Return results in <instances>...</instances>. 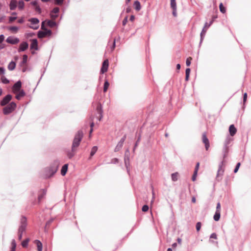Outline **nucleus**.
I'll use <instances>...</instances> for the list:
<instances>
[{"instance_id":"nucleus-1","label":"nucleus","mask_w":251,"mask_h":251,"mask_svg":"<svg viewBox=\"0 0 251 251\" xmlns=\"http://www.w3.org/2000/svg\"><path fill=\"white\" fill-rule=\"evenodd\" d=\"M229 151V147H223V160L222 161L219 165V168L218 170L217 171V176H216V179L218 181H220L222 179L221 176L223 175L224 172V169L223 168V166L224 162V159L227 156L228 153Z\"/></svg>"},{"instance_id":"nucleus-2","label":"nucleus","mask_w":251,"mask_h":251,"mask_svg":"<svg viewBox=\"0 0 251 251\" xmlns=\"http://www.w3.org/2000/svg\"><path fill=\"white\" fill-rule=\"evenodd\" d=\"M59 165V161L55 160L49 168L46 169V176L50 177L53 176L57 171Z\"/></svg>"},{"instance_id":"nucleus-3","label":"nucleus","mask_w":251,"mask_h":251,"mask_svg":"<svg viewBox=\"0 0 251 251\" xmlns=\"http://www.w3.org/2000/svg\"><path fill=\"white\" fill-rule=\"evenodd\" d=\"M83 137V132L81 130H79L75 135V138L73 140L72 151H75V149L78 147L80 144V142L81 141Z\"/></svg>"},{"instance_id":"nucleus-4","label":"nucleus","mask_w":251,"mask_h":251,"mask_svg":"<svg viewBox=\"0 0 251 251\" xmlns=\"http://www.w3.org/2000/svg\"><path fill=\"white\" fill-rule=\"evenodd\" d=\"M16 106V103L15 102H11L9 104L7 105L3 108V114L7 115L11 113L15 110Z\"/></svg>"},{"instance_id":"nucleus-5","label":"nucleus","mask_w":251,"mask_h":251,"mask_svg":"<svg viewBox=\"0 0 251 251\" xmlns=\"http://www.w3.org/2000/svg\"><path fill=\"white\" fill-rule=\"evenodd\" d=\"M27 226V219L25 216H22L20 219V224L18 231L20 232H25Z\"/></svg>"},{"instance_id":"nucleus-6","label":"nucleus","mask_w":251,"mask_h":251,"mask_svg":"<svg viewBox=\"0 0 251 251\" xmlns=\"http://www.w3.org/2000/svg\"><path fill=\"white\" fill-rule=\"evenodd\" d=\"M29 22L31 23L32 25H28V26L34 30H37L39 27V23L40 22L39 20L36 18H32L29 19L28 20Z\"/></svg>"},{"instance_id":"nucleus-7","label":"nucleus","mask_w":251,"mask_h":251,"mask_svg":"<svg viewBox=\"0 0 251 251\" xmlns=\"http://www.w3.org/2000/svg\"><path fill=\"white\" fill-rule=\"evenodd\" d=\"M52 34V31L49 29H45L42 30H39L38 31L37 36L39 38H43L47 36H50Z\"/></svg>"},{"instance_id":"nucleus-8","label":"nucleus","mask_w":251,"mask_h":251,"mask_svg":"<svg viewBox=\"0 0 251 251\" xmlns=\"http://www.w3.org/2000/svg\"><path fill=\"white\" fill-rule=\"evenodd\" d=\"M213 21H211L209 24L207 22H206L204 24V26L203 28L202 29V31L200 34L201 39H200V45L201 44L202 42V41L204 39V37L205 36L207 28H208L212 24Z\"/></svg>"},{"instance_id":"nucleus-9","label":"nucleus","mask_w":251,"mask_h":251,"mask_svg":"<svg viewBox=\"0 0 251 251\" xmlns=\"http://www.w3.org/2000/svg\"><path fill=\"white\" fill-rule=\"evenodd\" d=\"M12 96L10 94H7L0 101V104L1 106L6 105L11 100Z\"/></svg>"},{"instance_id":"nucleus-10","label":"nucleus","mask_w":251,"mask_h":251,"mask_svg":"<svg viewBox=\"0 0 251 251\" xmlns=\"http://www.w3.org/2000/svg\"><path fill=\"white\" fill-rule=\"evenodd\" d=\"M126 135H125L121 139L120 141L118 142V143L117 144V146H116V147L114 149L115 152H117V151H119L122 149V148L123 146L124 143L126 139Z\"/></svg>"},{"instance_id":"nucleus-11","label":"nucleus","mask_w":251,"mask_h":251,"mask_svg":"<svg viewBox=\"0 0 251 251\" xmlns=\"http://www.w3.org/2000/svg\"><path fill=\"white\" fill-rule=\"evenodd\" d=\"M20 41V40L17 37H15L13 36H9L7 38L6 40V42L8 43L11 44L12 45H16L18 44Z\"/></svg>"},{"instance_id":"nucleus-12","label":"nucleus","mask_w":251,"mask_h":251,"mask_svg":"<svg viewBox=\"0 0 251 251\" xmlns=\"http://www.w3.org/2000/svg\"><path fill=\"white\" fill-rule=\"evenodd\" d=\"M22 87V82L20 80L17 81L12 87V90L14 93H16L21 91Z\"/></svg>"},{"instance_id":"nucleus-13","label":"nucleus","mask_w":251,"mask_h":251,"mask_svg":"<svg viewBox=\"0 0 251 251\" xmlns=\"http://www.w3.org/2000/svg\"><path fill=\"white\" fill-rule=\"evenodd\" d=\"M202 142L204 144L205 149L207 151L210 147V144L209 140L206 136L205 132L202 133Z\"/></svg>"},{"instance_id":"nucleus-14","label":"nucleus","mask_w":251,"mask_h":251,"mask_svg":"<svg viewBox=\"0 0 251 251\" xmlns=\"http://www.w3.org/2000/svg\"><path fill=\"white\" fill-rule=\"evenodd\" d=\"M124 161L125 166L126 168H128V166L129 165V150L127 149L125 151Z\"/></svg>"},{"instance_id":"nucleus-15","label":"nucleus","mask_w":251,"mask_h":251,"mask_svg":"<svg viewBox=\"0 0 251 251\" xmlns=\"http://www.w3.org/2000/svg\"><path fill=\"white\" fill-rule=\"evenodd\" d=\"M108 65V60L107 59L104 60V61L102 63V67L100 69V73L101 74H104V73L107 71Z\"/></svg>"},{"instance_id":"nucleus-16","label":"nucleus","mask_w":251,"mask_h":251,"mask_svg":"<svg viewBox=\"0 0 251 251\" xmlns=\"http://www.w3.org/2000/svg\"><path fill=\"white\" fill-rule=\"evenodd\" d=\"M28 47V44L26 42H23L20 45L19 48L18 50V52L24 51Z\"/></svg>"},{"instance_id":"nucleus-17","label":"nucleus","mask_w":251,"mask_h":251,"mask_svg":"<svg viewBox=\"0 0 251 251\" xmlns=\"http://www.w3.org/2000/svg\"><path fill=\"white\" fill-rule=\"evenodd\" d=\"M30 49H34L35 50H38V41L36 39H33L31 41V44L30 45Z\"/></svg>"},{"instance_id":"nucleus-18","label":"nucleus","mask_w":251,"mask_h":251,"mask_svg":"<svg viewBox=\"0 0 251 251\" xmlns=\"http://www.w3.org/2000/svg\"><path fill=\"white\" fill-rule=\"evenodd\" d=\"M98 113L100 115L99 121H100L102 118V106L100 103H99L96 108Z\"/></svg>"},{"instance_id":"nucleus-19","label":"nucleus","mask_w":251,"mask_h":251,"mask_svg":"<svg viewBox=\"0 0 251 251\" xmlns=\"http://www.w3.org/2000/svg\"><path fill=\"white\" fill-rule=\"evenodd\" d=\"M229 132L231 136H234L236 134L237 129L234 125H231L229 126Z\"/></svg>"},{"instance_id":"nucleus-20","label":"nucleus","mask_w":251,"mask_h":251,"mask_svg":"<svg viewBox=\"0 0 251 251\" xmlns=\"http://www.w3.org/2000/svg\"><path fill=\"white\" fill-rule=\"evenodd\" d=\"M17 6V3L16 0H11L9 4V8L11 10H14Z\"/></svg>"},{"instance_id":"nucleus-21","label":"nucleus","mask_w":251,"mask_h":251,"mask_svg":"<svg viewBox=\"0 0 251 251\" xmlns=\"http://www.w3.org/2000/svg\"><path fill=\"white\" fill-rule=\"evenodd\" d=\"M34 243L37 246L38 251H42L43 245L41 242L39 240H35Z\"/></svg>"},{"instance_id":"nucleus-22","label":"nucleus","mask_w":251,"mask_h":251,"mask_svg":"<svg viewBox=\"0 0 251 251\" xmlns=\"http://www.w3.org/2000/svg\"><path fill=\"white\" fill-rule=\"evenodd\" d=\"M16 65V62L13 61H12L8 64L7 68L9 71H13L15 69Z\"/></svg>"},{"instance_id":"nucleus-23","label":"nucleus","mask_w":251,"mask_h":251,"mask_svg":"<svg viewBox=\"0 0 251 251\" xmlns=\"http://www.w3.org/2000/svg\"><path fill=\"white\" fill-rule=\"evenodd\" d=\"M19 92V93H18L16 96V99L18 100H20L22 97H23L25 95V93L24 90H21Z\"/></svg>"},{"instance_id":"nucleus-24","label":"nucleus","mask_w":251,"mask_h":251,"mask_svg":"<svg viewBox=\"0 0 251 251\" xmlns=\"http://www.w3.org/2000/svg\"><path fill=\"white\" fill-rule=\"evenodd\" d=\"M68 165L67 164H64L61 170V174L62 176H64L67 172Z\"/></svg>"},{"instance_id":"nucleus-25","label":"nucleus","mask_w":251,"mask_h":251,"mask_svg":"<svg viewBox=\"0 0 251 251\" xmlns=\"http://www.w3.org/2000/svg\"><path fill=\"white\" fill-rule=\"evenodd\" d=\"M27 55L24 54L23 56V60L20 62L19 65L20 67H22L24 64H26L27 61Z\"/></svg>"},{"instance_id":"nucleus-26","label":"nucleus","mask_w":251,"mask_h":251,"mask_svg":"<svg viewBox=\"0 0 251 251\" xmlns=\"http://www.w3.org/2000/svg\"><path fill=\"white\" fill-rule=\"evenodd\" d=\"M133 5L136 11H139L141 9V4L138 0L135 1Z\"/></svg>"},{"instance_id":"nucleus-27","label":"nucleus","mask_w":251,"mask_h":251,"mask_svg":"<svg viewBox=\"0 0 251 251\" xmlns=\"http://www.w3.org/2000/svg\"><path fill=\"white\" fill-rule=\"evenodd\" d=\"M47 25L49 26L50 27H53L54 26H56L57 25V24L55 22L51 21V20H48L47 21Z\"/></svg>"},{"instance_id":"nucleus-28","label":"nucleus","mask_w":251,"mask_h":251,"mask_svg":"<svg viewBox=\"0 0 251 251\" xmlns=\"http://www.w3.org/2000/svg\"><path fill=\"white\" fill-rule=\"evenodd\" d=\"M220 216H221L220 211H216V212L214 215V217H213L214 220L215 221H218L220 220Z\"/></svg>"},{"instance_id":"nucleus-29","label":"nucleus","mask_w":251,"mask_h":251,"mask_svg":"<svg viewBox=\"0 0 251 251\" xmlns=\"http://www.w3.org/2000/svg\"><path fill=\"white\" fill-rule=\"evenodd\" d=\"M232 139L230 137H227L225 141L224 147H229V145L230 144Z\"/></svg>"},{"instance_id":"nucleus-30","label":"nucleus","mask_w":251,"mask_h":251,"mask_svg":"<svg viewBox=\"0 0 251 251\" xmlns=\"http://www.w3.org/2000/svg\"><path fill=\"white\" fill-rule=\"evenodd\" d=\"M16 248V243L14 239H13L11 242V247L10 251H15Z\"/></svg>"},{"instance_id":"nucleus-31","label":"nucleus","mask_w":251,"mask_h":251,"mask_svg":"<svg viewBox=\"0 0 251 251\" xmlns=\"http://www.w3.org/2000/svg\"><path fill=\"white\" fill-rule=\"evenodd\" d=\"M25 3L23 0H20L18 2V7L19 10H23L24 8Z\"/></svg>"},{"instance_id":"nucleus-32","label":"nucleus","mask_w":251,"mask_h":251,"mask_svg":"<svg viewBox=\"0 0 251 251\" xmlns=\"http://www.w3.org/2000/svg\"><path fill=\"white\" fill-rule=\"evenodd\" d=\"M98 150V147L97 146H94L91 149L90 152V158L92 157L96 152Z\"/></svg>"},{"instance_id":"nucleus-33","label":"nucleus","mask_w":251,"mask_h":251,"mask_svg":"<svg viewBox=\"0 0 251 251\" xmlns=\"http://www.w3.org/2000/svg\"><path fill=\"white\" fill-rule=\"evenodd\" d=\"M178 173H173L171 175L172 180L173 181H176L177 180Z\"/></svg>"},{"instance_id":"nucleus-34","label":"nucleus","mask_w":251,"mask_h":251,"mask_svg":"<svg viewBox=\"0 0 251 251\" xmlns=\"http://www.w3.org/2000/svg\"><path fill=\"white\" fill-rule=\"evenodd\" d=\"M109 86V83L108 82V81L107 80H105L104 83V86H103V91L104 92L107 91Z\"/></svg>"},{"instance_id":"nucleus-35","label":"nucleus","mask_w":251,"mask_h":251,"mask_svg":"<svg viewBox=\"0 0 251 251\" xmlns=\"http://www.w3.org/2000/svg\"><path fill=\"white\" fill-rule=\"evenodd\" d=\"M29 241V239L28 238H27L22 242V246L23 248H26L28 246V243Z\"/></svg>"},{"instance_id":"nucleus-36","label":"nucleus","mask_w":251,"mask_h":251,"mask_svg":"<svg viewBox=\"0 0 251 251\" xmlns=\"http://www.w3.org/2000/svg\"><path fill=\"white\" fill-rule=\"evenodd\" d=\"M219 9H220V11L221 13L224 14L226 13V8L224 6L223 4L222 3H220V5H219Z\"/></svg>"},{"instance_id":"nucleus-37","label":"nucleus","mask_w":251,"mask_h":251,"mask_svg":"<svg viewBox=\"0 0 251 251\" xmlns=\"http://www.w3.org/2000/svg\"><path fill=\"white\" fill-rule=\"evenodd\" d=\"M171 0V7L172 9L176 8V0Z\"/></svg>"},{"instance_id":"nucleus-38","label":"nucleus","mask_w":251,"mask_h":251,"mask_svg":"<svg viewBox=\"0 0 251 251\" xmlns=\"http://www.w3.org/2000/svg\"><path fill=\"white\" fill-rule=\"evenodd\" d=\"M46 192L45 190H43L42 194H40L38 196V201L39 202L44 198V196L46 195Z\"/></svg>"},{"instance_id":"nucleus-39","label":"nucleus","mask_w":251,"mask_h":251,"mask_svg":"<svg viewBox=\"0 0 251 251\" xmlns=\"http://www.w3.org/2000/svg\"><path fill=\"white\" fill-rule=\"evenodd\" d=\"M59 11V8L57 7H54L50 12V13L57 14Z\"/></svg>"},{"instance_id":"nucleus-40","label":"nucleus","mask_w":251,"mask_h":251,"mask_svg":"<svg viewBox=\"0 0 251 251\" xmlns=\"http://www.w3.org/2000/svg\"><path fill=\"white\" fill-rule=\"evenodd\" d=\"M1 81L4 84H8L9 83V80L5 77H1Z\"/></svg>"},{"instance_id":"nucleus-41","label":"nucleus","mask_w":251,"mask_h":251,"mask_svg":"<svg viewBox=\"0 0 251 251\" xmlns=\"http://www.w3.org/2000/svg\"><path fill=\"white\" fill-rule=\"evenodd\" d=\"M34 9H35V10L38 14H41V12H42L41 8H40V7L38 5H36V6L35 7Z\"/></svg>"},{"instance_id":"nucleus-42","label":"nucleus","mask_w":251,"mask_h":251,"mask_svg":"<svg viewBox=\"0 0 251 251\" xmlns=\"http://www.w3.org/2000/svg\"><path fill=\"white\" fill-rule=\"evenodd\" d=\"M18 29H19V28L17 26H11L9 28L10 30H11L13 32H16L18 31Z\"/></svg>"},{"instance_id":"nucleus-43","label":"nucleus","mask_w":251,"mask_h":251,"mask_svg":"<svg viewBox=\"0 0 251 251\" xmlns=\"http://www.w3.org/2000/svg\"><path fill=\"white\" fill-rule=\"evenodd\" d=\"M149 210V206L148 205H144L142 207V210L143 212H147Z\"/></svg>"},{"instance_id":"nucleus-44","label":"nucleus","mask_w":251,"mask_h":251,"mask_svg":"<svg viewBox=\"0 0 251 251\" xmlns=\"http://www.w3.org/2000/svg\"><path fill=\"white\" fill-rule=\"evenodd\" d=\"M201 222H198L196 224V229L197 231H199L201 228Z\"/></svg>"},{"instance_id":"nucleus-45","label":"nucleus","mask_w":251,"mask_h":251,"mask_svg":"<svg viewBox=\"0 0 251 251\" xmlns=\"http://www.w3.org/2000/svg\"><path fill=\"white\" fill-rule=\"evenodd\" d=\"M192 60L191 57H188L187 58L186 61V65L187 66H189L191 64V61Z\"/></svg>"},{"instance_id":"nucleus-46","label":"nucleus","mask_w":251,"mask_h":251,"mask_svg":"<svg viewBox=\"0 0 251 251\" xmlns=\"http://www.w3.org/2000/svg\"><path fill=\"white\" fill-rule=\"evenodd\" d=\"M240 165H241V164H240V163H239H239H238L236 164V167H235V169H234V173H237V172H238V170H239V167H240Z\"/></svg>"},{"instance_id":"nucleus-47","label":"nucleus","mask_w":251,"mask_h":251,"mask_svg":"<svg viewBox=\"0 0 251 251\" xmlns=\"http://www.w3.org/2000/svg\"><path fill=\"white\" fill-rule=\"evenodd\" d=\"M119 162V160L117 158H114L111 159L110 163L111 164H116Z\"/></svg>"},{"instance_id":"nucleus-48","label":"nucleus","mask_w":251,"mask_h":251,"mask_svg":"<svg viewBox=\"0 0 251 251\" xmlns=\"http://www.w3.org/2000/svg\"><path fill=\"white\" fill-rule=\"evenodd\" d=\"M50 17L52 20H55L58 17V14L50 13Z\"/></svg>"},{"instance_id":"nucleus-49","label":"nucleus","mask_w":251,"mask_h":251,"mask_svg":"<svg viewBox=\"0 0 251 251\" xmlns=\"http://www.w3.org/2000/svg\"><path fill=\"white\" fill-rule=\"evenodd\" d=\"M197 173L198 172H197V170L194 171L193 175L192 177V181H194L196 180V176L197 175Z\"/></svg>"},{"instance_id":"nucleus-50","label":"nucleus","mask_w":251,"mask_h":251,"mask_svg":"<svg viewBox=\"0 0 251 251\" xmlns=\"http://www.w3.org/2000/svg\"><path fill=\"white\" fill-rule=\"evenodd\" d=\"M91 121H92L91 124H90V127H91V129L90 130V133H91L93 131V127L94 126V123L93 122V118H91Z\"/></svg>"},{"instance_id":"nucleus-51","label":"nucleus","mask_w":251,"mask_h":251,"mask_svg":"<svg viewBox=\"0 0 251 251\" xmlns=\"http://www.w3.org/2000/svg\"><path fill=\"white\" fill-rule=\"evenodd\" d=\"M127 19H128V17L127 16H126V17H125V18L124 19L123 22H122V24L124 26H125L127 22Z\"/></svg>"},{"instance_id":"nucleus-52","label":"nucleus","mask_w":251,"mask_h":251,"mask_svg":"<svg viewBox=\"0 0 251 251\" xmlns=\"http://www.w3.org/2000/svg\"><path fill=\"white\" fill-rule=\"evenodd\" d=\"M140 137H138L137 141L136 142L135 145H134V147L133 148V151H134L136 148L138 146V143L140 142Z\"/></svg>"},{"instance_id":"nucleus-53","label":"nucleus","mask_w":251,"mask_h":251,"mask_svg":"<svg viewBox=\"0 0 251 251\" xmlns=\"http://www.w3.org/2000/svg\"><path fill=\"white\" fill-rule=\"evenodd\" d=\"M5 68L3 67H0V75H4L5 74Z\"/></svg>"},{"instance_id":"nucleus-54","label":"nucleus","mask_w":251,"mask_h":251,"mask_svg":"<svg viewBox=\"0 0 251 251\" xmlns=\"http://www.w3.org/2000/svg\"><path fill=\"white\" fill-rule=\"evenodd\" d=\"M16 19H17V17H16V16H15V17L11 16V17H9V21L10 23H12L14 21H15Z\"/></svg>"},{"instance_id":"nucleus-55","label":"nucleus","mask_w":251,"mask_h":251,"mask_svg":"<svg viewBox=\"0 0 251 251\" xmlns=\"http://www.w3.org/2000/svg\"><path fill=\"white\" fill-rule=\"evenodd\" d=\"M23 233L24 232H20L18 231V239L19 240H22Z\"/></svg>"},{"instance_id":"nucleus-56","label":"nucleus","mask_w":251,"mask_h":251,"mask_svg":"<svg viewBox=\"0 0 251 251\" xmlns=\"http://www.w3.org/2000/svg\"><path fill=\"white\" fill-rule=\"evenodd\" d=\"M115 46H116V39H114V41H113V43H112V46H111V50H112V51L114 50V49H115Z\"/></svg>"},{"instance_id":"nucleus-57","label":"nucleus","mask_w":251,"mask_h":251,"mask_svg":"<svg viewBox=\"0 0 251 251\" xmlns=\"http://www.w3.org/2000/svg\"><path fill=\"white\" fill-rule=\"evenodd\" d=\"M46 22V21H43V22H42V24H41V29H42V30H44V29H47V28H46V27H45V24Z\"/></svg>"},{"instance_id":"nucleus-58","label":"nucleus","mask_w":251,"mask_h":251,"mask_svg":"<svg viewBox=\"0 0 251 251\" xmlns=\"http://www.w3.org/2000/svg\"><path fill=\"white\" fill-rule=\"evenodd\" d=\"M55 3L56 4L61 5L63 2L64 0H55Z\"/></svg>"},{"instance_id":"nucleus-59","label":"nucleus","mask_w":251,"mask_h":251,"mask_svg":"<svg viewBox=\"0 0 251 251\" xmlns=\"http://www.w3.org/2000/svg\"><path fill=\"white\" fill-rule=\"evenodd\" d=\"M220 210H221V204H220V202H218L217 204L216 211H220Z\"/></svg>"},{"instance_id":"nucleus-60","label":"nucleus","mask_w":251,"mask_h":251,"mask_svg":"<svg viewBox=\"0 0 251 251\" xmlns=\"http://www.w3.org/2000/svg\"><path fill=\"white\" fill-rule=\"evenodd\" d=\"M210 238L216 239L217 238V234L215 233H213L211 234Z\"/></svg>"},{"instance_id":"nucleus-61","label":"nucleus","mask_w":251,"mask_h":251,"mask_svg":"<svg viewBox=\"0 0 251 251\" xmlns=\"http://www.w3.org/2000/svg\"><path fill=\"white\" fill-rule=\"evenodd\" d=\"M247 99V93H245L243 95V102H245Z\"/></svg>"},{"instance_id":"nucleus-62","label":"nucleus","mask_w":251,"mask_h":251,"mask_svg":"<svg viewBox=\"0 0 251 251\" xmlns=\"http://www.w3.org/2000/svg\"><path fill=\"white\" fill-rule=\"evenodd\" d=\"M4 40V36L3 34L0 35V44H1Z\"/></svg>"},{"instance_id":"nucleus-63","label":"nucleus","mask_w":251,"mask_h":251,"mask_svg":"<svg viewBox=\"0 0 251 251\" xmlns=\"http://www.w3.org/2000/svg\"><path fill=\"white\" fill-rule=\"evenodd\" d=\"M30 4L35 7L36 5H38L37 1H32L30 2Z\"/></svg>"},{"instance_id":"nucleus-64","label":"nucleus","mask_w":251,"mask_h":251,"mask_svg":"<svg viewBox=\"0 0 251 251\" xmlns=\"http://www.w3.org/2000/svg\"><path fill=\"white\" fill-rule=\"evenodd\" d=\"M191 70L190 68H187L185 70V75H190Z\"/></svg>"}]
</instances>
